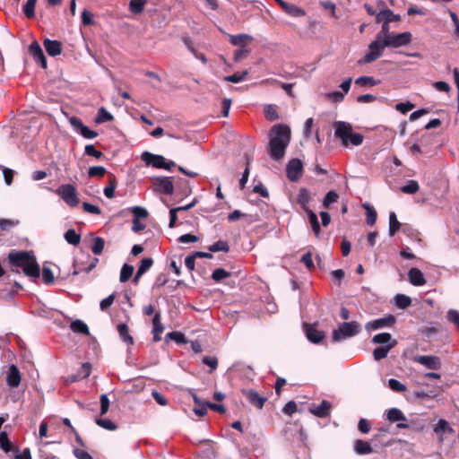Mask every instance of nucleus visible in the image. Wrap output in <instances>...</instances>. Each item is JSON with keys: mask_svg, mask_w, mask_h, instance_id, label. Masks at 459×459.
Segmentation results:
<instances>
[{"mask_svg": "<svg viewBox=\"0 0 459 459\" xmlns=\"http://www.w3.org/2000/svg\"><path fill=\"white\" fill-rule=\"evenodd\" d=\"M290 134V126L284 124H277L271 128L268 152L273 160H280L284 157Z\"/></svg>", "mask_w": 459, "mask_h": 459, "instance_id": "nucleus-1", "label": "nucleus"}, {"mask_svg": "<svg viewBox=\"0 0 459 459\" xmlns=\"http://www.w3.org/2000/svg\"><path fill=\"white\" fill-rule=\"evenodd\" d=\"M8 261L11 272L20 273L18 268H22L24 274L29 277H39L40 268L33 254L28 251H11L8 254Z\"/></svg>", "mask_w": 459, "mask_h": 459, "instance_id": "nucleus-2", "label": "nucleus"}, {"mask_svg": "<svg viewBox=\"0 0 459 459\" xmlns=\"http://www.w3.org/2000/svg\"><path fill=\"white\" fill-rule=\"evenodd\" d=\"M335 136L341 139L343 146L349 144L359 146L363 143L364 136L359 133H353L352 126L346 122L337 121L334 123Z\"/></svg>", "mask_w": 459, "mask_h": 459, "instance_id": "nucleus-3", "label": "nucleus"}, {"mask_svg": "<svg viewBox=\"0 0 459 459\" xmlns=\"http://www.w3.org/2000/svg\"><path fill=\"white\" fill-rule=\"evenodd\" d=\"M360 331V325L356 321L342 323L337 329L333 331V342H338L344 339L357 335Z\"/></svg>", "mask_w": 459, "mask_h": 459, "instance_id": "nucleus-4", "label": "nucleus"}, {"mask_svg": "<svg viewBox=\"0 0 459 459\" xmlns=\"http://www.w3.org/2000/svg\"><path fill=\"white\" fill-rule=\"evenodd\" d=\"M385 44V39H382V34L377 35L376 39L373 40L368 46V52L364 56L362 59L358 61V64H368L379 58L382 56L385 48L387 47V45Z\"/></svg>", "mask_w": 459, "mask_h": 459, "instance_id": "nucleus-5", "label": "nucleus"}, {"mask_svg": "<svg viewBox=\"0 0 459 459\" xmlns=\"http://www.w3.org/2000/svg\"><path fill=\"white\" fill-rule=\"evenodd\" d=\"M142 160L147 166H152L156 169H164L170 170L176 166L172 160L167 161L166 159L161 155L152 154L149 152H144L142 154Z\"/></svg>", "mask_w": 459, "mask_h": 459, "instance_id": "nucleus-6", "label": "nucleus"}, {"mask_svg": "<svg viewBox=\"0 0 459 459\" xmlns=\"http://www.w3.org/2000/svg\"><path fill=\"white\" fill-rule=\"evenodd\" d=\"M56 193L69 206L75 207L79 204L80 200L73 185H62L57 188Z\"/></svg>", "mask_w": 459, "mask_h": 459, "instance_id": "nucleus-7", "label": "nucleus"}, {"mask_svg": "<svg viewBox=\"0 0 459 459\" xmlns=\"http://www.w3.org/2000/svg\"><path fill=\"white\" fill-rule=\"evenodd\" d=\"M153 190L163 195H171L174 185L170 177H156L152 178Z\"/></svg>", "mask_w": 459, "mask_h": 459, "instance_id": "nucleus-8", "label": "nucleus"}, {"mask_svg": "<svg viewBox=\"0 0 459 459\" xmlns=\"http://www.w3.org/2000/svg\"><path fill=\"white\" fill-rule=\"evenodd\" d=\"M303 163L299 159H291L286 166V176L292 181L297 182L302 177Z\"/></svg>", "mask_w": 459, "mask_h": 459, "instance_id": "nucleus-9", "label": "nucleus"}, {"mask_svg": "<svg viewBox=\"0 0 459 459\" xmlns=\"http://www.w3.org/2000/svg\"><path fill=\"white\" fill-rule=\"evenodd\" d=\"M411 32H403L398 34L392 33L390 36H387L385 39V44L389 48H399L403 46H406L411 41Z\"/></svg>", "mask_w": 459, "mask_h": 459, "instance_id": "nucleus-10", "label": "nucleus"}, {"mask_svg": "<svg viewBox=\"0 0 459 459\" xmlns=\"http://www.w3.org/2000/svg\"><path fill=\"white\" fill-rule=\"evenodd\" d=\"M241 394L247 399L248 403L254 407L261 410L267 398L260 395L255 389H242Z\"/></svg>", "mask_w": 459, "mask_h": 459, "instance_id": "nucleus-11", "label": "nucleus"}, {"mask_svg": "<svg viewBox=\"0 0 459 459\" xmlns=\"http://www.w3.org/2000/svg\"><path fill=\"white\" fill-rule=\"evenodd\" d=\"M413 360L429 369L438 370L441 368V360L437 356L418 355L414 357Z\"/></svg>", "mask_w": 459, "mask_h": 459, "instance_id": "nucleus-12", "label": "nucleus"}, {"mask_svg": "<svg viewBox=\"0 0 459 459\" xmlns=\"http://www.w3.org/2000/svg\"><path fill=\"white\" fill-rule=\"evenodd\" d=\"M304 329L307 338L313 343L318 344L325 337V332L318 330L316 325L304 324Z\"/></svg>", "mask_w": 459, "mask_h": 459, "instance_id": "nucleus-13", "label": "nucleus"}, {"mask_svg": "<svg viewBox=\"0 0 459 459\" xmlns=\"http://www.w3.org/2000/svg\"><path fill=\"white\" fill-rule=\"evenodd\" d=\"M395 323V317L393 315H389L385 317L377 318L369 321L366 324V329L368 331H374L384 327H390Z\"/></svg>", "mask_w": 459, "mask_h": 459, "instance_id": "nucleus-14", "label": "nucleus"}, {"mask_svg": "<svg viewBox=\"0 0 459 459\" xmlns=\"http://www.w3.org/2000/svg\"><path fill=\"white\" fill-rule=\"evenodd\" d=\"M70 124L86 139H93L98 136L96 131L91 130L88 126H84L82 120L77 117H72L69 118Z\"/></svg>", "mask_w": 459, "mask_h": 459, "instance_id": "nucleus-15", "label": "nucleus"}, {"mask_svg": "<svg viewBox=\"0 0 459 459\" xmlns=\"http://www.w3.org/2000/svg\"><path fill=\"white\" fill-rule=\"evenodd\" d=\"M29 52L33 56V59L42 68H47V59L43 50L37 41L32 42L29 47Z\"/></svg>", "mask_w": 459, "mask_h": 459, "instance_id": "nucleus-16", "label": "nucleus"}, {"mask_svg": "<svg viewBox=\"0 0 459 459\" xmlns=\"http://www.w3.org/2000/svg\"><path fill=\"white\" fill-rule=\"evenodd\" d=\"M21 373L17 366L11 365L6 373V384L10 387H17L21 383Z\"/></svg>", "mask_w": 459, "mask_h": 459, "instance_id": "nucleus-17", "label": "nucleus"}, {"mask_svg": "<svg viewBox=\"0 0 459 459\" xmlns=\"http://www.w3.org/2000/svg\"><path fill=\"white\" fill-rule=\"evenodd\" d=\"M331 409V403L326 400H323L318 406L309 408V411L318 418H326L330 415Z\"/></svg>", "mask_w": 459, "mask_h": 459, "instance_id": "nucleus-18", "label": "nucleus"}, {"mask_svg": "<svg viewBox=\"0 0 459 459\" xmlns=\"http://www.w3.org/2000/svg\"><path fill=\"white\" fill-rule=\"evenodd\" d=\"M43 46L47 51V53L51 56H56L62 53L63 45L58 40H52L49 39H46L43 41Z\"/></svg>", "mask_w": 459, "mask_h": 459, "instance_id": "nucleus-19", "label": "nucleus"}, {"mask_svg": "<svg viewBox=\"0 0 459 459\" xmlns=\"http://www.w3.org/2000/svg\"><path fill=\"white\" fill-rule=\"evenodd\" d=\"M434 432L439 436V442L444 441L443 434L447 433L453 435L455 430L450 427L449 423L446 420H439L438 422L434 426Z\"/></svg>", "mask_w": 459, "mask_h": 459, "instance_id": "nucleus-20", "label": "nucleus"}, {"mask_svg": "<svg viewBox=\"0 0 459 459\" xmlns=\"http://www.w3.org/2000/svg\"><path fill=\"white\" fill-rule=\"evenodd\" d=\"M164 331V327L160 322V313L156 312L152 318V334L153 342H158L161 340V333Z\"/></svg>", "mask_w": 459, "mask_h": 459, "instance_id": "nucleus-21", "label": "nucleus"}, {"mask_svg": "<svg viewBox=\"0 0 459 459\" xmlns=\"http://www.w3.org/2000/svg\"><path fill=\"white\" fill-rule=\"evenodd\" d=\"M409 281L414 286H423L426 280L422 272L418 268H411L408 272Z\"/></svg>", "mask_w": 459, "mask_h": 459, "instance_id": "nucleus-22", "label": "nucleus"}, {"mask_svg": "<svg viewBox=\"0 0 459 459\" xmlns=\"http://www.w3.org/2000/svg\"><path fill=\"white\" fill-rule=\"evenodd\" d=\"M400 20H401L400 15L394 14L393 13V11H391L388 8L380 11L377 14V23L382 22L389 23L392 22H399Z\"/></svg>", "mask_w": 459, "mask_h": 459, "instance_id": "nucleus-23", "label": "nucleus"}, {"mask_svg": "<svg viewBox=\"0 0 459 459\" xmlns=\"http://www.w3.org/2000/svg\"><path fill=\"white\" fill-rule=\"evenodd\" d=\"M281 8L284 11V13L291 17H302L306 15L305 10L294 4L285 2L282 4Z\"/></svg>", "mask_w": 459, "mask_h": 459, "instance_id": "nucleus-24", "label": "nucleus"}, {"mask_svg": "<svg viewBox=\"0 0 459 459\" xmlns=\"http://www.w3.org/2000/svg\"><path fill=\"white\" fill-rule=\"evenodd\" d=\"M397 344V342L396 340H393L392 342H390L389 344L385 345V346H379V347H377L374 351H373V357H374V359L375 360H381L383 359H385L388 352Z\"/></svg>", "mask_w": 459, "mask_h": 459, "instance_id": "nucleus-25", "label": "nucleus"}, {"mask_svg": "<svg viewBox=\"0 0 459 459\" xmlns=\"http://www.w3.org/2000/svg\"><path fill=\"white\" fill-rule=\"evenodd\" d=\"M310 199V192L305 187L300 188L298 194L297 201L306 212L311 211L308 207Z\"/></svg>", "mask_w": 459, "mask_h": 459, "instance_id": "nucleus-26", "label": "nucleus"}, {"mask_svg": "<svg viewBox=\"0 0 459 459\" xmlns=\"http://www.w3.org/2000/svg\"><path fill=\"white\" fill-rule=\"evenodd\" d=\"M91 365L89 362L82 363L78 369L76 375L71 377L72 382H76L81 379L86 378L91 375Z\"/></svg>", "mask_w": 459, "mask_h": 459, "instance_id": "nucleus-27", "label": "nucleus"}, {"mask_svg": "<svg viewBox=\"0 0 459 459\" xmlns=\"http://www.w3.org/2000/svg\"><path fill=\"white\" fill-rule=\"evenodd\" d=\"M253 38L248 34L230 35V41L233 46H240L244 48L247 43L251 42Z\"/></svg>", "mask_w": 459, "mask_h": 459, "instance_id": "nucleus-28", "label": "nucleus"}, {"mask_svg": "<svg viewBox=\"0 0 459 459\" xmlns=\"http://www.w3.org/2000/svg\"><path fill=\"white\" fill-rule=\"evenodd\" d=\"M117 332L120 338L128 345L134 344V338L129 333V328L126 324L121 323L117 325Z\"/></svg>", "mask_w": 459, "mask_h": 459, "instance_id": "nucleus-29", "label": "nucleus"}, {"mask_svg": "<svg viewBox=\"0 0 459 459\" xmlns=\"http://www.w3.org/2000/svg\"><path fill=\"white\" fill-rule=\"evenodd\" d=\"M354 450L358 455H368L373 452L370 444L368 441L358 439L354 444Z\"/></svg>", "mask_w": 459, "mask_h": 459, "instance_id": "nucleus-30", "label": "nucleus"}, {"mask_svg": "<svg viewBox=\"0 0 459 459\" xmlns=\"http://www.w3.org/2000/svg\"><path fill=\"white\" fill-rule=\"evenodd\" d=\"M386 418L390 422L405 421L406 417L403 411L397 408H392L387 411Z\"/></svg>", "mask_w": 459, "mask_h": 459, "instance_id": "nucleus-31", "label": "nucleus"}, {"mask_svg": "<svg viewBox=\"0 0 459 459\" xmlns=\"http://www.w3.org/2000/svg\"><path fill=\"white\" fill-rule=\"evenodd\" d=\"M70 328L71 330L74 332V333H82V334H85V335H89L90 334V331H89V328L87 326V325L82 322V320H74V322L71 323V325H70Z\"/></svg>", "mask_w": 459, "mask_h": 459, "instance_id": "nucleus-32", "label": "nucleus"}, {"mask_svg": "<svg viewBox=\"0 0 459 459\" xmlns=\"http://www.w3.org/2000/svg\"><path fill=\"white\" fill-rule=\"evenodd\" d=\"M147 0H131L129 2V10L134 14H139L143 12Z\"/></svg>", "mask_w": 459, "mask_h": 459, "instance_id": "nucleus-33", "label": "nucleus"}, {"mask_svg": "<svg viewBox=\"0 0 459 459\" xmlns=\"http://www.w3.org/2000/svg\"><path fill=\"white\" fill-rule=\"evenodd\" d=\"M363 207L365 208L366 210V222L370 225V226H373L376 221H377V211L375 210V208L368 204H363Z\"/></svg>", "mask_w": 459, "mask_h": 459, "instance_id": "nucleus-34", "label": "nucleus"}, {"mask_svg": "<svg viewBox=\"0 0 459 459\" xmlns=\"http://www.w3.org/2000/svg\"><path fill=\"white\" fill-rule=\"evenodd\" d=\"M401 228V223L398 221L395 212H392L389 214V235L394 236Z\"/></svg>", "mask_w": 459, "mask_h": 459, "instance_id": "nucleus-35", "label": "nucleus"}, {"mask_svg": "<svg viewBox=\"0 0 459 459\" xmlns=\"http://www.w3.org/2000/svg\"><path fill=\"white\" fill-rule=\"evenodd\" d=\"M308 220L316 237H319L321 230L316 214L313 211L307 212Z\"/></svg>", "mask_w": 459, "mask_h": 459, "instance_id": "nucleus-36", "label": "nucleus"}, {"mask_svg": "<svg viewBox=\"0 0 459 459\" xmlns=\"http://www.w3.org/2000/svg\"><path fill=\"white\" fill-rule=\"evenodd\" d=\"M114 117L108 111H107L105 108L101 107L99 109L98 116L95 118V122L97 124H102L105 122L112 121Z\"/></svg>", "mask_w": 459, "mask_h": 459, "instance_id": "nucleus-37", "label": "nucleus"}, {"mask_svg": "<svg viewBox=\"0 0 459 459\" xmlns=\"http://www.w3.org/2000/svg\"><path fill=\"white\" fill-rule=\"evenodd\" d=\"M134 271V268L133 265L125 264L121 268L120 277H119L120 281L121 282L127 281L132 277Z\"/></svg>", "mask_w": 459, "mask_h": 459, "instance_id": "nucleus-38", "label": "nucleus"}, {"mask_svg": "<svg viewBox=\"0 0 459 459\" xmlns=\"http://www.w3.org/2000/svg\"><path fill=\"white\" fill-rule=\"evenodd\" d=\"M65 239L71 245L77 246L81 242V235L76 233L74 230H68L65 233Z\"/></svg>", "mask_w": 459, "mask_h": 459, "instance_id": "nucleus-39", "label": "nucleus"}, {"mask_svg": "<svg viewBox=\"0 0 459 459\" xmlns=\"http://www.w3.org/2000/svg\"><path fill=\"white\" fill-rule=\"evenodd\" d=\"M0 448L5 453L12 451L13 448V443L9 440L5 431L0 433Z\"/></svg>", "mask_w": 459, "mask_h": 459, "instance_id": "nucleus-40", "label": "nucleus"}, {"mask_svg": "<svg viewBox=\"0 0 459 459\" xmlns=\"http://www.w3.org/2000/svg\"><path fill=\"white\" fill-rule=\"evenodd\" d=\"M394 300H395V305L399 308H403V309L407 308L411 304V298L404 294H397L394 297Z\"/></svg>", "mask_w": 459, "mask_h": 459, "instance_id": "nucleus-41", "label": "nucleus"}, {"mask_svg": "<svg viewBox=\"0 0 459 459\" xmlns=\"http://www.w3.org/2000/svg\"><path fill=\"white\" fill-rule=\"evenodd\" d=\"M392 335L389 333H377L376 334L373 338H372V342L374 343H379V344H385L386 343L389 344L390 342H392Z\"/></svg>", "mask_w": 459, "mask_h": 459, "instance_id": "nucleus-42", "label": "nucleus"}, {"mask_svg": "<svg viewBox=\"0 0 459 459\" xmlns=\"http://www.w3.org/2000/svg\"><path fill=\"white\" fill-rule=\"evenodd\" d=\"M105 246V240L100 237H95L93 238V244L91 246V251L95 255H100Z\"/></svg>", "mask_w": 459, "mask_h": 459, "instance_id": "nucleus-43", "label": "nucleus"}, {"mask_svg": "<svg viewBox=\"0 0 459 459\" xmlns=\"http://www.w3.org/2000/svg\"><path fill=\"white\" fill-rule=\"evenodd\" d=\"M264 115L265 117L271 122L275 121L279 118L278 112L275 107L273 105H266L264 107Z\"/></svg>", "mask_w": 459, "mask_h": 459, "instance_id": "nucleus-44", "label": "nucleus"}, {"mask_svg": "<svg viewBox=\"0 0 459 459\" xmlns=\"http://www.w3.org/2000/svg\"><path fill=\"white\" fill-rule=\"evenodd\" d=\"M153 264V260L151 257L143 258L138 267V275L144 274Z\"/></svg>", "mask_w": 459, "mask_h": 459, "instance_id": "nucleus-45", "label": "nucleus"}, {"mask_svg": "<svg viewBox=\"0 0 459 459\" xmlns=\"http://www.w3.org/2000/svg\"><path fill=\"white\" fill-rule=\"evenodd\" d=\"M96 424L108 430H116L117 426L109 419H96Z\"/></svg>", "mask_w": 459, "mask_h": 459, "instance_id": "nucleus-46", "label": "nucleus"}, {"mask_svg": "<svg viewBox=\"0 0 459 459\" xmlns=\"http://www.w3.org/2000/svg\"><path fill=\"white\" fill-rule=\"evenodd\" d=\"M107 173V170L102 166L91 167L88 170L90 178H102Z\"/></svg>", "mask_w": 459, "mask_h": 459, "instance_id": "nucleus-47", "label": "nucleus"}, {"mask_svg": "<svg viewBox=\"0 0 459 459\" xmlns=\"http://www.w3.org/2000/svg\"><path fill=\"white\" fill-rule=\"evenodd\" d=\"M211 252H229L230 247L229 244L226 241L219 240L215 242L213 245L210 246L208 248Z\"/></svg>", "mask_w": 459, "mask_h": 459, "instance_id": "nucleus-48", "label": "nucleus"}, {"mask_svg": "<svg viewBox=\"0 0 459 459\" xmlns=\"http://www.w3.org/2000/svg\"><path fill=\"white\" fill-rule=\"evenodd\" d=\"M248 72L244 71L242 73H235L231 75H228L224 77V81L238 83L245 80L246 76L247 75Z\"/></svg>", "mask_w": 459, "mask_h": 459, "instance_id": "nucleus-49", "label": "nucleus"}, {"mask_svg": "<svg viewBox=\"0 0 459 459\" xmlns=\"http://www.w3.org/2000/svg\"><path fill=\"white\" fill-rule=\"evenodd\" d=\"M338 198H339V195L335 191H333V190L329 191L324 198L323 206L325 208H328L331 204L337 202Z\"/></svg>", "mask_w": 459, "mask_h": 459, "instance_id": "nucleus-50", "label": "nucleus"}, {"mask_svg": "<svg viewBox=\"0 0 459 459\" xmlns=\"http://www.w3.org/2000/svg\"><path fill=\"white\" fill-rule=\"evenodd\" d=\"M99 262L98 258H92L91 263L85 268L79 267L78 263H74V271L73 272L74 275L79 274L81 272L84 271L86 273H90L93 268H95L97 263Z\"/></svg>", "mask_w": 459, "mask_h": 459, "instance_id": "nucleus-51", "label": "nucleus"}, {"mask_svg": "<svg viewBox=\"0 0 459 459\" xmlns=\"http://www.w3.org/2000/svg\"><path fill=\"white\" fill-rule=\"evenodd\" d=\"M167 339L173 340L177 343H186V336L181 332L173 331L168 333L166 335Z\"/></svg>", "mask_w": 459, "mask_h": 459, "instance_id": "nucleus-52", "label": "nucleus"}, {"mask_svg": "<svg viewBox=\"0 0 459 459\" xmlns=\"http://www.w3.org/2000/svg\"><path fill=\"white\" fill-rule=\"evenodd\" d=\"M42 279L45 284L49 285L54 282L55 277L52 270L49 267L43 266Z\"/></svg>", "mask_w": 459, "mask_h": 459, "instance_id": "nucleus-53", "label": "nucleus"}, {"mask_svg": "<svg viewBox=\"0 0 459 459\" xmlns=\"http://www.w3.org/2000/svg\"><path fill=\"white\" fill-rule=\"evenodd\" d=\"M420 186L416 180H409L408 183L402 187V191L405 194H415Z\"/></svg>", "mask_w": 459, "mask_h": 459, "instance_id": "nucleus-54", "label": "nucleus"}, {"mask_svg": "<svg viewBox=\"0 0 459 459\" xmlns=\"http://www.w3.org/2000/svg\"><path fill=\"white\" fill-rule=\"evenodd\" d=\"M84 152L86 155L92 156L98 160H100L104 157V153L101 152L100 151L96 150V148L92 144L86 145Z\"/></svg>", "mask_w": 459, "mask_h": 459, "instance_id": "nucleus-55", "label": "nucleus"}, {"mask_svg": "<svg viewBox=\"0 0 459 459\" xmlns=\"http://www.w3.org/2000/svg\"><path fill=\"white\" fill-rule=\"evenodd\" d=\"M355 83L358 85H360V86H367V85L375 86L378 83V82L376 81L371 76H361V77H359L358 79H356Z\"/></svg>", "mask_w": 459, "mask_h": 459, "instance_id": "nucleus-56", "label": "nucleus"}, {"mask_svg": "<svg viewBox=\"0 0 459 459\" xmlns=\"http://www.w3.org/2000/svg\"><path fill=\"white\" fill-rule=\"evenodd\" d=\"M18 220L0 219V228L2 230H10L12 228L19 225Z\"/></svg>", "mask_w": 459, "mask_h": 459, "instance_id": "nucleus-57", "label": "nucleus"}, {"mask_svg": "<svg viewBox=\"0 0 459 459\" xmlns=\"http://www.w3.org/2000/svg\"><path fill=\"white\" fill-rule=\"evenodd\" d=\"M388 386L393 391L399 392V393L404 392L407 389L403 384H402L400 381H398L394 378H391L388 380Z\"/></svg>", "mask_w": 459, "mask_h": 459, "instance_id": "nucleus-58", "label": "nucleus"}, {"mask_svg": "<svg viewBox=\"0 0 459 459\" xmlns=\"http://www.w3.org/2000/svg\"><path fill=\"white\" fill-rule=\"evenodd\" d=\"M230 275V273L229 272H227L226 270H224L222 268H218L212 272V278L215 281H220L225 278H228Z\"/></svg>", "mask_w": 459, "mask_h": 459, "instance_id": "nucleus-59", "label": "nucleus"}, {"mask_svg": "<svg viewBox=\"0 0 459 459\" xmlns=\"http://www.w3.org/2000/svg\"><path fill=\"white\" fill-rule=\"evenodd\" d=\"M203 363L210 367V373H212L218 367V359L214 356H205L203 358Z\"/></svg>", "mask_w": 459, "mask_h": 459, "instance_id": "nucleus-60", "label": "nucleus"}, {"mask_svg": "<svg viewBox=\"0 0 459 459\" xmlns=\"http://www.w3.org/2000/svg\"><path fill=\"white\" fill-rule=\"evenodd\" d=\"M132 212L134 214L133 220L139 221L140 219H144L148 216V212L146 211V209L139 206L133 207Z\"/></svg>", "mask_w": 459, "mask_h": 459, "instance_id": "nucleus-61", "label": "nucleus"}, {"mask_svg": "<svg viewBox=\"0 0 459 459\" xmlns=\"http://www.w3.org/2000/svg\"><path fill=\"white\" fill-rule=\"evenodd\" d=\"M100 415H104L109 409V399L106 394H102L100 397Z\"/></svg>", "mask_w": 459, "mask_h": 459, "instance_id": "nucleus-62", "label": "nucleus"}, {"mask_svg": "<svg viewBox=\"0 0 459 459\" xmlns=\"http://www.w3.org/2000/svg\"><path fill=\"white\" fill-rule=\"evenodd\" d=\"M300 262L302 264H304L305 266L308 270H312V269L315 268V265H314V263H313V260H312V253L310 251H308L307 253H306L305 255H302V257L300 259Z\"/></svg>", "mask_w": 459, "mask_h": 459, "instance_id": "nucleus-63", "label": "nucleus"}, {"mask_svg": "<svg viewBox=\"0 0 459 459\" xmlns=\"http://www.w3.org/2000/svg\"><path fill=\"white\" fill-rule=\"evenodd\" d=\"M447 319L459 330V312L457 310L450 309L447 312Z\"/></svg>", "mask_w": 459, "mask_h": 459, "instance_id": "nucleus-64", "label": "nucleus"}]
</instances>
